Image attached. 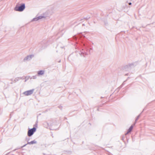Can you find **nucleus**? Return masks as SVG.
<instances>
[{"instance_id": "1", "label": "nucleus", "mask_w": 155, "mask_h": 155, "mask_svg": "<svg viewBox=\"0 0 155 155\" xmlns=\"http://www.w3.org/2000/svg\"><path fill=\"white\" fill-rule=\"evenodd\" d=\"M36 130V128L35 127H34L33 128L29 130L28 132V136L29 137L33 135Z\"/></svg>"}, {"instance_id": "2", "label": "nucleus", "mask_w": 155, "mask_h": 155, "mask_svg": "<svg viewBox=\"0 0 155 155\" xmlns=\"http://www.w3.org/2000/svg\"><path fill=\"white\" fill-rule=\"evenodd\" d=\"M34 90V89H32L30 90L25 91L23 93V94L26 96L30 95L33 94Z\"/></svg>"}, {"instance_id": "3", "label": "nucleus", "mask_w": 155, "mask_h": 155, "mask_svg": "<svg viewBox=\"0 0 155 155\" xmlns=\"http://www.w3.org/2000/svg\"><path fill=\"white\" fill-rule=\"evenodd\" d=\"M34 56V55L31 54L25 57L24 59V61H28L30 60Z\"/></svg>"}, {"instance_id": "4", "label": "nucleus", "mask_w": 155, "mask_h": 155, "mask_svg": "<svg viewBox=\"0 0 155 155\" xmlns=\"http://www.w3.org/2000/svg\"><path fill=\"white\" fill-rule=\"evenodd\" d=\"M45 17L44 16H39L38 17H37L35 18H33L31 21H38L40 19H41L43 18H45Z\"/></svg>"}, {"instance_id": "5", "label": "nucleus", "mask_w": 155, "mask_h": 155, "mask_svg": "<svg viewBox=\"0 0 155 155\" xmlns=\"http://www.w3.org/2000/svg\"><path fill=\"white\" fill-rule=\"evenodd\" d=\"M25 5L24 3L20 4V12L23 11L25 8Z\"/></svg>"}, {"instance_id": "6", "label": "nucleus", "mask_w": 155, "mask_h": 155, "mask_svg": "<svg viewBox=\"0 0 155 155\" xmlns=\"http://www.w3.org/2000/svg\"><path fill=\"white\" fill-rule=\"evenodd\" d=\"M133 65V64H128L125 65L124 67V68H130V67Z\"/></svg>"}, {"instance_id": "7", "label": "nucleus", "mask_w": 155, "mask_h": 155, "mask_svg": "<svg viewBox=\"0 0 155 155\" xmlns=\"http://www.w3.org/2000/svg\"><path fill=\"white\" fill-rule=\"evenodd\" d=\"M133 126L132 125H131L130 127L129 128V129L127 131V133L125 134V135H127V134H128L129 133H130V132L132 129H133Z\"/></svg>"}, {"instance_id": "8", "label": "nucleus", "mask_w": 155, "mask_h": 155, "mask_svg": "<svg viewBox=\"0 0 155 155\" xmlns=\"http://www.w3.org/2000/svg\"><path fill=\"white\" fill-rule=\"evenodd\" d=\"M45 71L43 70H40L39 71H38V74L39 75H42L44 73Z\"/></svg>"}, {"instance_id": "9", "label": "nucleus", "mask_w": 155, "mask_h": 155, "mask_svg": "<svg viewBox=\"0 0 155 155\" xmlns=\"http://www.w3.org/2000/svg\"><path fill=\"white\" fill-rule=\"evenodd\" d=\"M36 143H37V141L35 140H34L31 141L30 142H28L27 144H31Z\"/></svg>"}, {"instance_id": "10", "label": "nucleus", "mask_w": 155, "mask_h": 155, "mask_svg": "<svg viewBox=\"0 0 155 155\" xmlns=\"http://www.w3.org/2000/svg\"><path fill=\"white\" fill-rule=\"evenodd\" d=\"M15 9L16 11H19V5H17L15 7Z\"/></svg>"}, {"instance_id": "11", "label": "nucleus", "mask_w": 155, "mask_h": 155, "mask_svg": "<svg viewBox=\"0 0 155 155\" xmlns=\"http://www.w3.org/2000/svg\"><path fill=\"white\" fill-rule=\"evenodd\" d=\"M140 117V115H138V116L137 117V118H136V120H135V123H134V124H136V122H137V120H138V119H139V117Z\"/></svg>"}, {"instance_id": "12", "label": "nucleus", "mask_w": 155, "mask_h": 155, "mask_svg": "<svg viewBox=\"0 0 155 155\" xmlns=\"http://www.w3.org/2000/svg\"><path fill=\"white\" fill-rule=\"evenodd\" d=\"M62 107L61 106H58V107L60 109H62Z\"/></svg>"}, {"instance_id": "13", "label": "nucleus", "mask_w": 155, "mask_h": 155, "mask_svg": "<svg viewBox=\"0 0 155 155\" xmlns=\"http://www.w3.org/2000/svg\"><path fill=\"white\" fill-rule=\"evenodd\" d=\"M131 4H132V3H131V2H130V3H129V5H131Z\"/></svg>"}, {"instance_id": "14", "label": "nucleus", "mask_w": 155, "mask_h": 155, "mask_svg": "<svg viewBox=\"0 0 155 155\" xmlns=\"http://www.w3.org/2000/svg\"><path fill=\"white\" fill-rule=\"evenodd\" d=\"M81 54H84V52H81Z\"/></svg>"}, {"instance_id": "15", "label": "nucleus", "mask_w": 155, "mask_h": 155, "mask_svg": "<svg viewBox=\"0 0 155 155\" xmlns=\"http://www.w3.org/2000/svg\"><path fill=\"white\" fill-rule=\"evenodd\" d=\"M86 50H87V48H86Z\"/></svg>"}, {"instance_id": "16", "label": "nucleus", "mask_w": 155, "mask_h": 155, "mask_svg": "<svg viewBox=\"0 0 155 155\" xmlns=\"http://www.w3.org/2000/svg\"><path fill=\"white\" fill-rule=\"evenodd\" d=\"M27 80H25V82H26V81Z\"/></svg>"}, {"instance_id": "17", "label": "nucleus", "mask_w": 155, "mask_h": 155, "mask_svg": "<svg viewBox=\"0 0 155 155\" xmlns=\"http://www.w3.org/2000/svg\"><path fill=\"white\" fill-rule=\"evenodd\" d=\"M82 25H83V26H84V24H83Z\"/></svg>"}, {"instance_id": "18", "label": "nucleus", "mask_w": 155, "mask_h": 155, "mask_svg": "<svg viewBox=\"0 0 155 155\" xmlns=\"http://www.w3.org/2000/svg\"><path fill=\"white\" fill-rule=\"evenodd\" d=\"M90 49H91V50H92V49H91V48H90Z\"/></svg>"}]
</instances>
